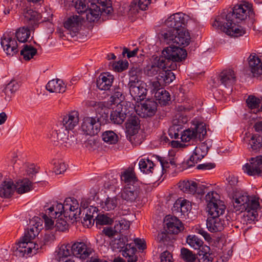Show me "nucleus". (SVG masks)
I'll use <instances>...</instances> for the list:
<instances>
[{"instance_id":"obj_4","label":"nucleus","mask_w":262,"mask_h":262,"mask_svg":"<svg viewBox=\"0 0 262 262\" xmlns=\"http://www.w3.org/2000/svg\"><path fill=\"white\" fill-rule=\"evenodd\" d=\"M39 224L40 223L36 222L35 225L30 226L23 238L18 242L17 247L15 250L16 256L23 257L26 253L27 254L31 253L33 250L34 253L37 252L39 249V245L31 241L38 235L40 230Z\"/></svg>"},{"instance_id":"obj_26","label":"nucleus","mask_w":262,"mask_h":262,"mask_svg":"<svg viewBox=\"0 0 262 262\" xmlns=\"http://www.w3.org/2000/svg\"><path fill=\"white\" fill-rule=\"evenodd\" d=\"M157 108V103L154 100H147L141 104V110L143 117H151L154 116Z\"/></svg>"},{"instance_id":"obj_5","label":"nucleus","mask_w":262,"mask_h":262,"mask_svg":"<svg viewBox=\"0 0 262 262\" xmlns=\"http://www.w3.org/2000/svg\"><path fill=\"white\" fill-rule=\"evenodd\" d=\"M48 137L54 145L66 148L71 147L76 143L77 141L74 135H70L69 130L62 126L61 124L55 126Z\"/></svg>"},{"instance_id":"obj_10","label":"nucleus","mask_w":262,"mask_h":262,"mask_svg":"<svg viewBox=\"0 0 262 262\" xmlns=\"http://www.w3.org/2000/svg\"><path fill=\"white\" fill-rule=\"evenodd\" d=\"M243 169L249 176H262V155L251 158L249 163L243 166Z\"/></svg>"},{"instance_id":"obj_39","label":"nucleus","mask_w":262,"mask_h":262,"mask_svg":"<svg viewBox=\"0 0 262 262\" xmlns=\"http://www.w3.org/2000/svg\"><path fill=\"white\" fill-rule=\"evenodd\" d=\"M15 36L17 40L20 42L28 41L30 36V29L26 27L19 28L15 33Z\"/></svg>"},{"instance_id":"obj_30","label":"nucleus","mask_w":262,"mask_h":262,"mask_svg":"<svg viewBox=\"0 0 262 262\" xmlns=\"http://www.w3.org/2000/svg\"><path fill=\"white\" fill-rule=\"evenodd\" d=\"M46 213L48 214L50 218L55 219L62 214L64 215L63 204L55 203L46 210Z\"/></svg>"},{"instance_id":"obj_25","label":"nucleus","mask_w":262,"mask_h":262,"mask_svg":"<svg viewBox=\"0 0 262 262\" xmlns=\"http://www.w3.org/2000/svg\"><path fill=\"white\" fill-rule=\"evenodd\" d=\"M249 66L254 77L262 75V62L256 55H251L249 56Z\"/></svg>"},{"instance_id":"obj_58","label":"nucleus","mask_w":262,"mask_h":262,"mask_svg":"<svg viewBox=\"0 0 262 262\" xmlns=\"http://www.w3.org/2000/svg\"><path fill=\"white\" fill-rule=\"evenodd\" d=\"M89 6L82 0H77L75 2V8L79 14H82L87 12Z\"/></svg>"},{"instance_id":"obj_15","label":"nucleus","mask_w":262,"mask_h":262,"mask_svg":"<svg viewBox=\"0 0 262 262\" xmlns=\"http://www.w3.org/2000/svg\"><path fill=\"white\" fill-rule=\"evenodd\" d=\"M165 222V228L168 234H178L184 229L181 222L176 216H167Z\"/></svg>"},{"instance_id":"obj_43","label":"nucleus","mask_w":262,"mask_h":262,"mask_svg":"<svg viewBox=\"0 0 262 262\" xmlns=\"http://www.w3.org/2000/svg\"><path fill=\"white\" fill-rule=\"evenodd\" d=\"M96 4H98L97 6L101 9L102 17L112 14L113 9L110 5V2H107V0H98Z\"/></svg>"},{"instance_id":"obj_54","label":"nucleus","mask_w":262,"mask_h":262,"mask_svg":"<svg viewBox=\"0 0 262 262\" xmlns=\"http://www.w3.org/2000/svg\"><path fill=\"white\" fill-rule=\"evenodd\" d=\"M194 130L197 138L201 141L204 139L206 134V129L205 124L203 123L198 124L196 127L193 128Z\"/></svg>"},{"instance_id":"obj_51","label":"nucleus","mask_w":262,"mask_h":262,"mask_svg":"<svg viewBox=\"0 0 262 262\" xmlns=\"http://www.w3.org/2000/svg\"><path fill=\"white\" fill-rule=\"evenodd\" d=\"M194 130L192 129H187L183 132L181 138L183 142H188L190 140H193L197 138Z\"/></svg>"},{"instance_id":"obj_47","label":"nucleus","mask_w":262,"mask_h":262,"mask_svg":"<svg viewBox=\"0 0 262 262\" xmlns=\"http://www.w3.org/2000/svg\"><path fill=\"white\" fill-rule=\"evenodd\" d=\"M118 199L116 197H108L104 204H102V208L107 211L114 210L117 206Z\"/></svg>"},{"instance_id":"obj_42","label":"nucleus","mask_w":262,"mask_h":262,"mask_svg":"<svg viewBox=\"0 0 262 262\" xmlns=\"http://www.w3.org/2000/svg\"><path fill=\"white\" fill-rule=\"evenodd\" d=\"M206 155L204 153L195 147L193 154L190 156L187 163L188 167H192L202 160Z\"/></svg>"},{"instance_id":"obj_17","label":"nucleus","mask_w":262,"mask_h":262,"mask_svg":"<svg viewBox=\"0 0 262 262\" xmlns=\"http://www.w3.org/2000/svg\"><path fill=\"white\" fill-rule=\"evenodd\" d=\"M139 191L134 185L125 186L121 192V198L128 202H134L139 197Z\"/></svg>"},{"instance_id":"obj_45","label":"nucleus","mask_w":262,"mask_h":262,"mask_svg":"<svg viewBox=\"0 0 262 262\" xmlns=\"http://www.w3.org/2000/svg\"><path fill=\"white\" fill-rule=\"evenodd\" d=\"M101 137L102 140L109 144H115L118 140V136L112 130L104 132L102 133Z\"/></svg>"},{"instance_id":"obj_2","label":"nucleus","mask_w":262,"mask_h":262,"mask_svg":"<svg viewBox=\"0 0 262 262\" xmlns=\"http://www.w3.org/2000/svg\"><path fill=\"white\" fill-rule=\"evenodd\" d=\"M187 55L186 50L182 48L166 47L163 49L160 56L153 57L151 63L144 69L145 74L148 76L153 77L157 74L160 75L162 70L165 69L175 70L177 68L176 62L185 59Z\"/></svg>"},{"instance_id":"obj_57","label":"nucleus","mask_w":262,"mask_h":262,"mask_svg":"<svg viewBox=\"0 0 262 262\" xmlns=\"http://www.w3.org/2000/svg\"><path fill=\"white\" fill-rule=\"evenodd\" d=\"M96 223L97 225H108L111 224L113 220L105 214H98L96 217Z\"/></svg>"},{"instance_id":"obj_28","label":"nucleus","mask_w":262,"mask_h":262,"mask_svg":"<svg viewBox=\"0 0 262 262\" xmlns=\"http://www.w3.org/2000/svg\"><path fill=\"white\" fill-rule=\"evenodd\" d=\"M151 0H138V2L134 1L129 6V13L130 15H136L139 11L145 10L150 4Z\"/></svg>"},{"instance_id":"obj_52","label":"nucleus","mask_w":262,"mask_h":262,"mask_svg":"<svg viewBox=\"0 0 262 262\" xmlns=\"http://www.w3.org/2000/svg\"><path fill=\"white\" fill-rule=\"evenodd\" d=\"M260 99L253 95H249L246 100V103L249 108L254 109L258 108L260 103Z\"/></svg>"},{"instance_id":"obj_38","label":"nucleus","mask_w":262,"mask_h":262,"mask_svg":"<svg viewBox=\"0 0 262 262\" xmlns=\"http://www.w3.org/2000/svg\"><path fill=\"white\" fill-rule=\"evenodd\" d=\"M178 187L183 192L189 194H194L196 190L195 182L192 181H183L178 183Z\"/></svg>"},{"instance_id":"obj_24","label":"nucleus","mask_w":262,"mask_h":262,"mask_svg":"<svg viewBox=\"0 0 262 262\" xmlns=\"http://www.w3.org/2000/svg\"><path fill=\"white\" fill-rule=\"evenodd\" d=\"M126 132L128 135L136 134L140 128V120L138 116L131 115L125 123Z\"/></svg>"},{"instance_id":"obj_62","label":"nucleus","mask_w":262,"mask_h":262,"mask_svg":"<svg viewBox=\"0 0 262 262\" xmlns=\"http://www.w3.org/2000/svg\"><path fill=\"white\" fill-rule=\"evenodd\" d=\"M126 238L120 236L119 238H115L114 241V247L118 249H122L125 247Z\"/></svg>"},{"instance_id":"obj_20","label":"nucleus","mask_w":262,"mask_h":262,"mask_svg":"<svg viewBox=\"0 0 262 262\" xmlns=\"http://www.w3.org/2000/svg\"><path fill=\"white\" fill-rule=\"evenodd\" d=\"M128 89L129 93L134 100L138 102L145 98L147 89L144 83L129 87Z\"/></svg>"},{"instance_id":"obj_22","label":"nucleus","mask_w":262,"mask_h":262,"mask_svg":"<svg viewBox=\"0 0 262 262\" xmlns=\"http://www.w3.org/2000/svg\"><path fill=\"white\" fill-rule=\"evenodd\" d=\"M191 209V206L189 201L178 199L174 203L172 210L173 213L179 216L187 214Z\"/></svg>"},{"instance_id":"obj_19","label":"nucleus","mask_w":262,"mask_h":262,"mask_svg":"<svg viewBox=\"0 0 262 262\" xmlns=\"http://www.w3.org/2000/svg\"><path fill=\"white\" fill-rule=\"evenodd\" d=\"M114 80V76L110 73H101L97 79V86L100 90H108L112 85Z\"/></svg>"},{"instance_id":"obj_31","label":"nucleus","mask_w":262,"mask_h":262,"mask_svg":"<svg viewBox=\"0 0 262 262\" xmlns=\"http://www.w3.org/2000/svg\"><path fill=\"white\" fill-rule=\"evenodd\" d=\"M65 88L64 83L60 79H53L46 85V89L50 93H63Z\"/></svg>"},{"instance_id":"obj_41","label":"nucleus","mask_w":262,"mask_h":262,"mask_svg":"<svg viewBox=\"0 0 262 262\" xmlns=\"http://www.w3.org/2000/svg\"><path fill=\"white\" fill-rule=\"evenodd\" d=\"M139 166L141 170L145 173L149 174L154 172V164L149 159H141L139 161Z\"/></svg>"},{"instance_id":"obj_16","label":"nucleus","mask_w":262,"mask_h":262,"mask_svg":"<svg viewBox=\"0 0 262 262\" xmlns=\"http://www.w3.org/2000/svg\"><path fill=\"white\" fill-rule=\"evenodd\" d=\"M127 114V108L125 106L124 107L122 105L117 106V108L111 113V122L115 124H121L126 118Z\"/></svg>"},{"instance_id":"obj_49","label":"nucleus","mask_w":262,"mask_h":262,"mask_svg":"<svg viewBox=\"0 0 262 262\" xmlns=\"http://www.w3.org/2000/svg\"><path fill=\"white\" fill-rule=\"evenodd\" d=\"M186 241L190 247L195 249H200L203 244V241L195 235H189Z\"/></svg>"},{"instance_id":"obj_63","label":"nucleus","mask_w":262,"mask_h":262,"mask_svg":"<svg viewBox=\"0 0 262 262\" xmlns=\"http://www.w3.org/2000/svg\"><path fill=\"white\" fill-rule=\"evenodd\" d=\"M42 217L44 220L46 229L50 230L55 228L54 221L49 218L46 213L43 214Z\"/></svg>"},{"instance_id":"obj_14","label":"nucleus","mask_w":262,"mask_h":262,"mask_svg":"<svg viewBox=\"0 0 262 262\" xmlns=\"http://www.w3.org/2000/svg\"><path fill=\"white\" fill-rule=\"evenodd\" d=\"M1 45L7 55L12 56L18 52L17 41L11 37L3 36L2 38Z\"/></svg>"},{"instance_id":"obj_18","label":"nucleus","mask_w":262,"mask_h":262,"mask_svg":"<svg viewBox=\"0 0 262 262\" xmlns=\"http://www.w3.org/2000/svg\"><path fill=\"white\" fill-rule=\"evenodd\" d=\"M218 79L225 88L231 87L236 81L234 71L231 69L224 70L219 76Z\"/></svg>"},{"instance_id":"obj_53","label":"nucleus","mask_w":262,"mask_h":262,"mask_svg":"<svg viewBox=\"0 0 262 262\" xmlns=\"http://www.w3.org/2000/svg\"><path fill=\"white\" fill-rule=\"evenodd\" d=\"M188 121V118L186 116H184L183 114H181V113H178L174 116V119H173L172 123L173 126L175 127H179L182 126L183 124L187 123Z\"/></svg>"},{"instance_id":"obj_1","label":"nucleus","mask_w":262,"mask_h":262,"mask_svg":"<svg viewBox=\"0 0 262 262\" xmlns=\"http://www.w3.org/2000/svg\"><path fill=\"white\" fill-rule=\"evenodd\" d=\"M254 16V13L252 4L245 2L235 5L232 12L217 17L212 26L231 37H238L246 34V31L235 23L245 20L248 17L252 18Z\"/></svg>"},{"instance_id":"obj_23","label":"nucleus","mask_w":262,"mask_h":262,"mask_svg":"<svg viewBox=\"0 0 262 262\" xmlns=\"http://www.w3.org/2000/svg\"><path fill=\"white\" fill-rule=\"evenodd\" d=\"M82 20L83 18L80 16H70L64 23V27L74 33H76L79 31Z\"/></svg>"},{"instance_id":"obj_7","label":"nucleus","mask_w":262,"mask_h":262,"mask_svg":"<svg viewBox=\"0 0 262 262\" xmlns=\"http://www.w3.org/2000/svg\"><path fill=\"white\" fill-rule=\"evenodd\" d=\"M188 20V16L182 13H177L171 15L165 21V25L169 28L166 32L174 33L175 31L184 28Z\"/></svg>"},{"instance_id":"obj_29","label":"nucleus","mask_w":262,"mask_h":262,"mask_svg":"<svg viewBox=\"0 0 262 262\" xmlns=\"http://www.w3.org/2000/svg\"><path fill=\"white\" fill-rule=\"evenodd\" d=\"M15 190V185L11 181H5L0 187V196L9 198L12 196Z\"/></svg>"},{"instance_id":"obj_56","label":"nucleus","mask_w":262,"mask_h":262,"mask_svg":"<svg viewBox=\"0 0 262 262\" xmlns=\"http://www.w3.org/2000/svg\"><path fill=\"white\" fill-rule=\"evenodd\" d=\"M85 212V216L83 217V220L81 221L84 226H86L89 228L90 226H91L92 223V221L94 222V220L93 219V213L91 214V209L89 208L86 210Z\"/></svg>"},{"instance_id":"obj_8","label":"nucleus","mask_w":262,"mask_h":262,"mask_svg":"<svg viewBox=\"0 0 262 262\" xmlns=\"http://www.w3.org/2000/svg\"><path fill=\"white\" fill-rule=\"evenodd\" d=\"M63 205L64 217L76 220L81 217V210L77 200L71 198H67Z\"/></svg>"},{"instance_id":"obj_37","label":"nucleus","mask_w":262,"mask_h":262,"mask_svg":"<svg viewBox=\"0 0 262 262\" xmlns=\"http://www.w3.org/2000/svg\"><path fill=\"white\" fill-rule=\"evenodd\" d=\"M121 179L122 181L126 184V186L133 185L132 184L137 181L135 173L133 168L130 167L122 173Z\"/></svg>"},{"instance_id":"obj_55","label":"nucleus","mask_w":262,"mask_h":262,"mask_svg":"<svg viewBox=\"0 0 262 262\" xmlns=\"http://www.w3.org/2000/svg\"><path fill=\"white\" fill-rule=\"evenodd\" d=\"M53 164L54 165V172L57 174H61L65 171L67 169V166L64 162L61 160H54Z\"/></svg>"},{"instance_id":"obj_3","label":"nucleus","mask_w":262,"mask_h":262,"mask_svg":"<svg viewBox=\"0 0 262 262\" xmlns=\"http://www.w3.org/2000/svg\"><path fill=\"white\" fill-rule=\"evenodd\" d=\"M234 212H244V221L246 224L257 220V210L259 208L258 201L251 199L247 192L237 188H234L229 194Z\"/></svg>"},{"instance_id":"obj_59","label":"nucleus","mask_w":262,"mask_h":262,"mask_svg":"<svg viewBox=\"0 0 262 262\" xmlns=\"http://www.w3.org/2000/svg\"><path fill=\"white\" fill-rule=\"evenodd\" d=\"M68 225L66 220L62 218L58 219L56 220L55 228L56 230L59 231H64L68 229Z\"/></svg>"},{"instance_id":"obj_6","label":"nucleus","mask_w":262,"mask_h":262,"mask_svg":"<svg viewBox=\"0 0 262 262\" xmlns=\"http://www.w3.org/2000/svg\"><path fill=\"white\" fill-rule=\"evenodd\" d=\"M160 38L166 44L176 43V46L171 45L169 47L179 48H180V46H187L190 39L189 33L185 28L180 29L178 31H175L174 33L170 32H162Z\"/></svg>"},{"instance_id":"obj_13","label":"nucleus","mask_w":262,"mask_h":262,"mask_svg":"<svg viewBox=\"0 0 262 262\" xmlns=\"http://www.w3.org/2000/svg\"><path fill=\"white\" fill-rule=\"evenodd\" d=\"M226 223L227 221L224 220L221 216H210L207 220L206 226L209 231L216 232L223 230Z\"/></svg>"},{"instance_id":"obj_46","label":"nucleus","mask_w":262,"mask_h":262,"mask_svg":"<svg viewBox=\"0 0 262 262\" xmlns=\"http://www.w3.org/2000/svg\"><path fill=\"white\" fill-rule=\"evenodd\" d=\"M249 145L253 150H257L262 147V137L258 134L253 135L249 140Z\"/></svg>"},{"instance_id":"obj_61","label":"nucleus","mask_w":262,"mask_h":262,"mask_svg":"<svg viewBox=\"0 0 262 262\" xmlns=\"http://www.w3.org/2000/svg\"><path fill=\"white\" fill-rule=\"evenodd\" d=\"M124 249L122 251V255L127 258V256L135 254L136 249L132 244L125 245Z\"/></svg>"},{"instance_id":"obj_27","label":"nucleus","mask_w":262,"mask_h":262,"mask_svg":"<svg viewBox=\"0 0 262 262\" xmlns=\"http://www.w3.org/2000/svg\"><path fill=\"white\" fill-rule=\"evenodd\" d=\"M19 88V83L14 79H12L5 86L3 90L6 101L10 102L13 96Z\"/></svg>"},{"instance_id":"obj_35","label":"nucleus","mask_w":262,"mask_h":262,"mask_svg":"<svg viewBox=\"0 0 262 262\" xmlns=\"http://www.w3.org/2000/svg\"><path fill=\"white\" fill-rule=\"evenodd\" d=\"M37 53L36 48L31 45H24L20 52V54L25 60H30Z\"/></svg>"},{"instance_id":"obj_50","label":"nucleus","mask_w":262,"mask_h":262,"mask_svg":"<svg viewBox=\"0 0 262 262\" xmlns=\"http://www.w3.org/2000/svg\"><path fill=\"white\" fill-rule=\"evenodd\" d=\"M24 16L27 20H32L34 23L38 21L41 18V15L33 10H28L25 13Z\"/></svg>"},{"instance_id":"obj_44","label":"nucleus","mask_w":262,"mask_h":262,"mask_svg":"<svg viewBox=\"0 0 262 262\" xmlns=\"http://www.w3.org/2000/svg\"><path fill=\"white\" fill-rule=\"evenodd\" d=\"M112 93L111 99L114 103H119L124 99V96L123 95V90L119 85L114 86Z\"/></svg>"},{"instance_id":"obj_21","label":"nucleus","mask_w":262,"mask_h":262,"mask_svg":"<svg viewBox=\"0 0 262 262\" xmlns=\"http://www.w3.org/2000/svg\"><path fill=\"white\" fill-rule=\"evenodd\" d=\"M72 250L74 255L81 259H85L92 253L91 249L82 242L74 244Z\"/></svg>"},{"instance_id":"obj_32","label":"nucleus","mask_w":262,"mask_h":262,"mask_svg":"<svg viewBox=\"0 0 262 262\" xmlns=\"http://www.w3.org/2000/svg\"><path fill=\"white\" fill-rule=\"evenodd\" d=\"M172 70L170 68L162 70V72L160 73V75L157 76L158 79L160 80V82H162L164 85L169 84L176 78Z\"/></svg>"},{"instance_id":"obj_36","label":"nucleus","mask_w":262,"mask_h":262,"mask_svg":"<svg viewBox=\"0 0 262 262\" xmlns=\"http://www.w3.org/2000/svg\"><path fill=\"white\" fill-rule=\"evenodd\" d=\"M85 13L87 20L91 22L98 20L100 15L101 16V9L97 5L91 6Z\"/></svg>"},{"instance_id":"obj_60","label":"nucleus","mask_w":262,"mask_h":262,"mask_svg":"<svg viewBox=\"0 0 262 262\" xmlns=\"http://www.w3.org/2000/svg\"><path fill=\"white\" fill-rule=\"evenodd\" d=\"M72 253L73 254L72 246L71 247L69 245L62 246L60 248L59 251L58 252V254L60 256L64 257L70 256Z\"/></svg>"},{"instance_id":"obj_11","label":"nucleus","mask_w":262,"mask_h":262,"mask_svg":"<svg viewBox=\"0 0 262 262\" xmlns=\"http://www.w3.org/2000/svg\"><path fill=\"white\" fill-rule=\"evenodd\" d=\"M101 123L96 117H85L83 119L81 125L82 130L88 135H97L100 130Z\"/></svg>"},{"instance_id":"obj_48","label":"nucleus","mask_w":262,"mask_h":262,"mask_svg":"<svg viewBox=\"0 0 262 262\" xmlns=\"http://www.w3.org/2000/svg\"><path fill=\"white\" fill-rule=\"evenodd\" d=\"M181 255L182 258L186 262H194L197 258L195 254L185 248L181 249Z\"/></svg>"},{"instance_id":"obj_64","label":"nucleus","mask_w":262,"mask_h":262,"mask_svg":"<svg viewBox=\"0 0 262 262\" xmlns=\"http://www.w3.org/2000/svg\"><path fill=\"white\" fill-rule=\"evenodd\" d=\"M161 262H173L172 257L170 253L165 251L161 254Z\"/></svg>"},{"instance_id":"obj_33","label":"nucleus","mask_w":262,"mask_h":262,"mask_svg":"<svg viewBox=\"0 0 262 262\" xmlns=\"http://www.w3.org/2000/svg\"><path fill=\"white\" fill-rule=\"evenodd\" d=\"M98 199L97 197V191L95 189H92L90 192V196L89 197H84L81 199L80 203V206L83 209H86L89 206L92 207L93 212L95 211V208H93L94 204L93 203V201H95L96 199Z\"/></svg>"},{"instance_id":"obj_12","label":"nucleus","mask_w":262,"mask_h":262,"mask_svg":"<svg viewBox=\"0 0 262 262\" xmlns=\"http://www.w3.org/2000/svg\"><path fill=\"white\" fill-rule=\"evenodd\" d=\"M79 114L78 112L73 111L63 115L62 119V126L68 130L73 129L79 123Z\"/></svg>"},{"instance_id":"obj_34","label":"nucleus","mask_w":262,"mask_h":262,"mask_svg":"<svg viewBox=\"0 0 262 262\" xmlns=\"http://www.w3.org/2000/svg\"><path fill=\"white\" fill-rule=\"evenodd\" d=\"M32 187V183L29 179L19 180L15 185V190L19 194H23L29 191Z\"/></svg>"},{"instance_id":"obj_40","label":"nucleus","mask_w":262,"mask_h":262,"mask_svg":"<svg viewBox=\"0 0 262 262\" xmlns=\"http://www.w3.org/2000/svg\"><path fill=\"white\" fill-rule=\"evenodd\" d=\"M155 97L158 102L162 105H165L170 101V97L169 93L165 90H159L155 93Z\"/></svg>"},{"instance_id":"obj_9","label":"nucleus","mask_w":262,"mask_h":262,"mask_svg":"<svg viewBox=\"0 0 262 262\" xmlns=\"http://www.w3.org/2000/svg\"><path fill=\"white\" fill-rule=\"evenodd\" d=\"M213 192H208L206 199L208 202L207 208L209 214L212 216H221L225 212V206L220 200L212 196Z\"/></svg>"}]
</instances>
